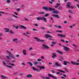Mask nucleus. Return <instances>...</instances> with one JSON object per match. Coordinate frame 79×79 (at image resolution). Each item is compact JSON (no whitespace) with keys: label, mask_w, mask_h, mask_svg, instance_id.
<instances>
[{"label":"nucleus","mask_w":79,"mask_h":79,"mask_svg":"<svg viewBox=\"0 0 79 79\" xmlns=\"http://www.w3.org/2000/svg\"><path fill=\"white\" fill-rule=\"evenodd\" d=\"M43 10H45L46 11H52L53 14H58L59 13L58 11V10H56L54 8H52L51 7L48 8V6H44L42 8Z\"/></svg>","instance_id":"1"},{"label":"nucleus","mask_w":79,"mask_h":79,"mask_svg":"<svg viewBox=\"0 0 79 79\" xmlns=\"http://www.w3.org/2000/svg\"><path fill=\"white\" fill-rule=\"evenodd\" d=\"M70 5H71V2H68L67 3L66 6H67V8H70Z\"/></svg>","instance_id":"2"},{"label":"nucleus","mask_w":79,"mask_h":79,"mask_svg":"<svg viewBox=\"0 0 79 79\" xmlns=\"http://www.w3.org/2000/svg\"><path fill=\"white\" fill-rule=\"evenodd\" d=\"M70 62L71 63H72V64H73V65H79V63L75 62H74V61H71Z\"/></svg>","instance_id":"3"},{"label":"nucleus","mask_w":79,"mask_h":79,"mask_svg":"<svg viewBox=\"0 0 79 79\" xmlns=\"http://www.w3.org/2000/svg\"><path fill=\"white\" fill-rule=\"evenodd\" d=\"M48 76L49 77H53V78H54L55 79H57V77H56L53 76L52 75V74H48Z\"/></svg>","instance_id":"4"},{"label":"nucleus","mask_w":79,"mask_h":79,"mask_svg":"<svg viewBox=\"0 0 79 79\" xmlns=\"http://www.w3.org/2000/svg\"><path fill=\"white\" fill-rule=\"evenodd\" d=\"M32 68L33 69V71H37L38 72H39V70L38 69L34 67H32Z\"/></svg>","instance_id":"5"},{"label":"nucleus","mask_w":79,"mask_h":79,"mask_svg":"<svg viewBox=\"0 0 79 79\" xmlns=\"http://www.w3.org/2000/svg\"><path fill=\"white\" fill-rule=\"evenodd\" d=\"M64 49L65 51H69V48H68L67 47L64 46Z\"/></svg>","instance_id":"6"},{"label":"nucleus","mask_w":79,"mask_h":79,"mask_svg":"<svg viewBox=\"0 0 79 79\" xmlns=\"http://www.w3.org/2000/svg\"><path fill=\"white\" fill-rule=\"evenodd\" d=\"M43 46L44 47V48L45 49H48L50 47L47 45H45V44H43Z\"/></svg>","instance_id":"7"},{"label":"nucleus","mask_w":79,"mask_h":79,"mask_svg":"<svg viewBox=\"0 0 79 79\" xmlns=\"http://www.w3.org/2000/svg\"><path fill=\"white\" fill-rule=\"evenodd\" d=\"M45 36H46V38H47V39L48 38H52V36L50 35L47 34V35H45Z\"/></svg>","instance_id":"8"},{"label":"nucleus","mask_w":79,"mask_h":79,"mask_svg":"<svg viewBox=\"0 0 79 79\" xmlns=\"http://www.w3.org/2000/svg\"><path fill=\"white\" fill-rule=\"evenodd\" d=\"M56 54L55 53H52V58H55V57H56Z\"/></svg>","instance_id":"9"},{"label":"nucleus","mask_w":79,"mask_h":79,"mask_svg":"<svg viewBox=\"0 0 79 79\" xmlns=\"http://www.w3.org/2000/svg\"><path fill=\"white\" fill-rule=\"evenodd\" d=\"M36 19H37V20H38V21H40V20H41V21H42V20H43V17H37L36 18Z\"/></svg>","instance_id":"10"},{"label":"nucleus","mask_w":79,"mask_h":79,"mask_svg":"<svg viewBox=\"0 0 79 79\" xmlns=\"http://www.w3.org/2000/svg\"><path fill=\"white\" fill-rule=\"evenodd\" d=\"M9 55L12 58H15V57L11 53H10V54H9Z\"/></svg>","instance_id":"11"},{"label":"nucleus","mask_w":79,"mask_h":79,"mask_svg":"<svg viewBox=\"0 0 79 79\" xmlns=\"http://www.w3.org/2000/svg\"><path fill=\"white\" fill-rule=\"evenodd\" d=\"M55 64L56 66H60V67H61V65H60V64L58 63V62H56Z\"/></svg>","instance_id":"12"},{"label":"nucleus","mask_w":79,"mask_h":79,"mask_svg":"<svg viewBox=\"0 0 79 79\" xmlns=\"http://www.w3.org/2000/svg\"><path fill=\"white\" fill-rule=\"evenodd\" d=\"M38 67L40 68V69H45V68L43 66H38Z\"/></svg>","instance_id":"13"},{"label":"nucleus","mask_w":79,"mask_h":79,"mask_svg":"<svg viewBox=\"0 0 79 79\" xmlns=\"http://www.w3.org/2000/svg\"><path fill=\"white\" fill-rule=\"evenodd\" d=\"M32 77V75L31 74H29L27 76V77H30V78H31V77Z\"/></svg>","instance_id":"14"},{"label":"nucleus","mask_w":79,"mask_h":79,"mask_svg":"<svg viewBox=\"0 0 79 79\" xmlns=\"http://www.w3.org/2000/svg\"><path fill=\"white\" fill-rule=\"evenodd\" d=\"M23 54L24 55H27V54L26 53V50L25 49H23Z\"/></svg>","instance_id":"15"},{"label":"nucleus","mask_w":79,"mask_h":79,"mask_svg":"<svg viewBox=\"0 0 79 79\" xmlns=\"http://www.w3.org/2000/svg\"><path fill=\"white\" fill-rule=\"evenodd\" d=\"M45 12H39L38 14V15H44V14Z\"/></svg>","instance_id":"16"},{"label":"nucleus","mask_w":79,"mask_h":79,"mask_svg":"<svg viewBox=\"0 0 79 79\" xmlns=\"http://www.w3.org/2000/svg\"><path fill=\"white\" fill-rule=\"evenodd\" d=\"M57 71H59L60 72H61V73H65V72L64 71H63V70H60L57 69Z\"/></svg>","instance_id":"17"},{"label":"nucleus","mask_w":79,"mask_h":79,"mask_svg":"<svg viewBox=\"0 0 79 79\" xmlns=\"http://www.w3.org/2000/svg\"><path fill=\"white\" fill-rule=\"evenodd\" d=\"M5 29V30H6V32H9V29L5 28V29Z\"/></svg>","instance_id":"18"},{"label":"nucleus","mask_w":79,"mask_h":79,"mask_svg":"<svg viewBox=\"0 0 79 79\" xmlns=\"http://www.w3.org/2000/svg\"><path fill=\"white\" fill-rule=\"evenodd\" d=\"M57 53H59V54H63V52L61 51H57Z\"/></svg>","instance_id":"19"},{"label":"nucleus","mask_w":79,"mask_h":79,"mask_svg":"<svg viewBox=\"0 0 79 79\" xmlns=\"http://www.w3.org/2000/svg\"><path fill=\"white\" fill-rule=\"evenodd\" d=\"M57 32H60V33H62L63 32V31L62 30H59L56 31Z\"/></svg>","instance_id":"20"},{"label":"nucleus","mask_w":79,"mask_h":79,"mask_svg":"<svg viewBox=\"0 0 79 79\" xmlns=\"http://www.w3.org/2000/svg\"><path fill=\"white\" fill-rule=\"evenodd\" d=\"M43 19L44 22H47V19L45 17L44 18H43Z\"/></svg>","instance_id":"21"},{"label":"nucleus","mask_w":79,"mask_h":79,"mask_svg":"<svg viewBox=\"0 0 79 79\" xmlns=\"http://www.w3.org/2000/svg\"><path fill=\"white\" fill-rule=\"evenodd\" d=\"M28 64H29L31 66H32V65H33V64H32V63H31V62H28Z\"/></svg>","instance_id":"22"},{"label":"nucleus","mask_w":79,"mask_h":79,"mask_svg":"<svg viewBox=\"0 0 79 79\" xmlns=\"http://www.w3.org/2000/svg\"><path fill=\"white\" fill-rule=\"evenodd\" d=\"M2 77L3 79H7V77H6L4 76L3 75H2Z\"/></svg>","instance_id":"23"},{"label":"nucleus","mask_w":79,"mask_h":79,"mask_svg":"<svg viewBox=\"0 0 79 79\" xmlns=\"http://www.w3.org/2000/svg\"><path fill=\"white\" fill-rule=\"evenodd\" d=\"M20 27H22V28H23V29H26V27L22 26V25H20Z\"/></svg>","instance_id":"24"},{"label":"nucleus","mask_w":79,"mask_h":79,"mask_svg":"<svg viewBox=\"0 0 79 79\" xmlns=\"http://www.w3.org/2000/svg\"><path fill=\"white\" fill-rule=\"evenodd\" d=\"M65 70V71H66V72H67L68 73H69V70H68V69L66 68H64Z\"/></svg>","instance_id":"25"},{"label":"nucleus","mask_w":79,"mask_h":79,"mask_svg":"<svg viewBox=\"0 0 79 79\" xmlns=\"http://www.w3.org/2000/svg\"><path fill=\"white\" fill-rule=\"evenodd\" d=\"M6 58H7V59H10L11 58L10 57L8 56H6Z\"/></svg>","instance_id":"26"},{"label":"nucleus","mask_w":79,"mask_h":79,"mask_svg":"<svg viewBox=\"0 0 79 79\" xmlns=\"http://www.w3.org/2000/svg\"><path fill=\"white\" fill-rule=\"evenodd\" d=\"M52 73H56V71L54 70H52Z\"/></svg>","instance_id":"27"},{"label":"nucleus","mask_w":79,"mask_h":79,"mask_svg":"<svg viewBox=\"0 0 79 79\" xmlns=\"http://www.w3.org/2000/svg\"><path fill=\"white\" fill-rule=\"evenodd\" d=\"M34 64L35 65H37L38 64V62H34Z\"/></svg>","instance_id":"28"},{"label":"nucleus","mask_w":79,"mask_h":79,"mask_svg":"<svg viewBox=\"0 0 79 79\" xmlns=\"http://www.w3.org/2000/svg\"><path fill=\"white\" fill-rule=\"evenodd\" d=\"M6 2H7L8 3H10V2H11V1L10 0H7Z\"/></svg>","instance_id":"29"},{"label":"nucleus","mask_w":79,"mask_h":79,"mask_svg":"<svg viewBox=\"0 0 79 79\" xmlns=\"http://www.w3.org/2000/svg\"><path fill=\"white\" fill-rule=\"evenodd\" d=\"M6 67H8V68H12V66H8L6 65Z\"/></svg>","instance_id":"30"},{"label":"nucleus","mask_w":79,"mask_h":79,"mask_svg":"<svg viewBox=\"0 0 79 79\" xmlns=\"http://www.w3.org/2000/svg\"><path fill=\"white\" fill-rule=\"evenodd\" d=\"M68 11L70 13H73V12L71 10H69Z\"/></svg>","instance_id":"31"},{"label":"nucleus","mask_w":79,"mask_h":79,"mask_svg":"<svg viewBox=\"0 0 79 79\" xmlns=\"http://www.w3.org/2000/svg\"><path fill=\"white\" fill-rule=\"evenodd\" d=\"M9 64H10L11 66H15V64H11V63H9Z\"/></svg>","instance_id":"32"},{"label":"nucleus","mask_w":79,"mask_h":79,"mask_svg":"<svg viewBox=\"0 0 79 79\" xmlns=\"http://www.w3.org/2000/svg\"><path fill=\"white\" fill-rule=\"evenodd\" d=\"M49 15V14H47L46 15H44L45 17H47V16H48Z\"/></svg>","instance_id":"33"},{"label":"nucleus","mask_w":79,"mask_h":79,"mask_svg":"<svg viewBox=\"0 0 79 79\" xmlns=\"http://www.w3.org/2000/svg\"><path fill=\"white\" fill-rule=\"evenodd\" d=\"M64 65H67V63H66V62H65V61L64 62Z\"/></svg>","instance_id":"34"},{"label":"nucleus","mask_w":79,"mask_h":79,"mask_svg":"<svg viewBox=\"0 0 79 79\" xmlns=\"http://www.w3.org/2000/svg\"><path fill=\"white\" fill-rule=\"evenodd\" d=\"M17 40H18V39H14L13 40V42H15V41H17Z\"/></svg>","instance_id":"35"},{"label":"nucleus","mask_w":79,"mask_h":79,"mask_svg":"<svg viewBox=\"0 0 79 79\" xmlns=\"http://www.w3.org/2000/svg\"><path fill=\"white\" fill-rule=\"evenodd\" d=\"M55 18H59V16L58 15H56Z\"/></svg>","instance_id":"36"},{"label":"nucleus","mask_w":79,"mask_h":79,"mask_svg":"<svg viewBox=\"0 0 79 79\" xmlns=\"http://www.w3.org/2000/svg\"><path fill=\"white\" fill-rule=\"evenodd\" d=\"M11 62H12V63H15L16 62V60H11Z\"/></svg>","instance_id":"37"},{"label":"nucleus","mask_w":79,"mask_h":79,"mask_svg":"<svg viewBox=\"0 0 79 79\" xmlns=\"http://www.w3.org/2000/svg\"><path fill=\"white\" fill-rule=\"evenodd\" d=\"M66 37V35H62V36L61 37Z\"/></svg>","instance_id":"38"},{"label":"nucleus","mask_w":79,"mask_h":79,"mask_svg":"<svg viewBox=\"0 0 79 79\" xmlns=\"http://www.w3.org/2000/svg\"><path fill=\"white\" fill-rule=\"evenodd\" d=\"M62 35H61V34H58V37H59V36H60V37H61Z\"/></svg>","instance_id":"39"},{"label":"nucleus","mask_w":79,"mask_h":79,"mask_svg":"<svg viewBox=\"0 0 79 79\" xmlns=\"http://www.w3.org/2000/svg\"><path fill=\"white\" fill-rule=\"evenodd\" d=\"M52 44H56V43L54 42H52Z\"/></svg>","instance_id":"40"},{"label":"nucleus","mask_w":79,"mask_h":79,"mask_svg":"<svg viewBox=\"0 0 79 79\" xmlns=\"http://www.w3.org/2000/svg\"><path fill=\"white\" fill-rule=\"evenodd\" d=\"M37 61H42V60L40 59H37Z\"/></svg>","instance_id":"41"},{"label":"nucleus","mask_w":79,"mask_h":79,"mask_svg":"<svg viewBox=\"0 0 79 79\" xmlns=\"http://www.w3.org/2000/svg\"><path fill=\"white\" fill-rule=\"evenodd\" d=\"M10 33H11V34H13V33H14V32H13L12 30H10Z\"/></svg>","instance_id":"42"},{"label":"nucleus","mask_w":79,"mask_h":79,"mask_svg":"<svg viewBox=\"0 0 79 79\" xmlns=\"http://www.w3.org/2000/svg\"><path fill=\"white\" fill-rule=\"evenodd\" d=\"M41 29H43V30H45V28H44V27H41Z\"/></svg>","instance_id":"43"},{"label":"nucleus","mask_w":79,"mask_h":79,"mask_svg":"<svg viewBox=\"0 0 79 79\" xmlns=\"http://www.w3.org/2000/svg\"><path fill=\"white\" fill-rule=\"evenodd\" d=\"M73 46H74V47H77V45H76L75 44H73Z\"/></svg>","instance_id":"44"},{"label":"nucleus","mask_w":79,"mask_h":79,"mask_svg":"<svg viewBox=\"0 0 79 79\" xmlns=\"http://www.w3.org/2000/svg\"><path fill=\"white\" fill-rule=\"evenodd\" d=\"M61 41H62V42H65V41H64V40L61 39Z\"/></svg>","instance_id":"45"},{"label":"nucleus","mask_w":79,"mask_h":79,"mask_svg":"<svg viewBox=\"0 0 79 79\" xmlns=\"http://www.w3.org/2000/svg\"><path fill=\"white\" fill-rule=\"evenodd\" d=\"M40 42H44V40H40Z\"/></svg>","instance_id":"46"},{"label":"nucleus","mask_w":79,"mask_h":79,"mask_svg":"<svg viewBox=\"0 0 79 79\" xmlns=\"http://www.w3.org/2000/svg\"><path fill=\"white\" fill-rule=\"evenodd\" d=\"M19 76H22V75H23V73H20L19 74Z\"/></svg>","instance_id":"47"},{"label":"nucleus","mask_w":79,"mask_h":79,"mask_svg":"<svg viewBox=\"0 0 79 79\" xmlns=\"http://www.w3.org/2000/svg\"><path fill=\"white\" fill-rule=\"evenodd\" d=\"M33 31H37V29H35L34 28H33Z\"/></svg>","instance_id":"48"},{"label":"nucleus","mask_w":79,"mask_h":79,"mask_svg":"<svg viewBox=\"0 0 79 79\" xmlns=\"http://www.w3.org/2000/svg\"><path fill=\"white\" fill-rule=\"evenodd\" d=\"M45 78V79H50V78L49 77H46Z\"/></svg>","instance_id":"49"},{"label":"nucleus","mask_w":79,"mask_h":79,"mask_svg":"<svg viewBox=\"0 0 79 79\" xmlns=\"http://www.w3.org/2000/svg\"><path fill=\"white\" fill-rule=\"evenodd\" d=\"M64 24H66V23H67V21H64Z\"/></svg>","instance_id":"50"},{"label":"nucleus","mask_w":79,"mask_h":79,"mask_svg":"<svg viewBox=\"0 0 79 79\" xmlns=\"http://www.w3.org/2000/svg\"><path fill=\"white\" fill-rule=\"evenodd\" d=\"M15 29H19L18 26H17L15 27Z\"/></svg>","instance_id":"51"},{"label":"nucleus","mask_w":79,"mask_h":79,"mask_svg":"<svg viewBox=\"0 0 79 79\" xmlns=\"http://www.w3.org/2000/svg\"><path fill=\"white\" fill-rule=\"evenodd\" d=\"M65 62H66L67 63H69V64H70V63H69V62L68 61H65Z\"/></svg>","instance_id":"52"},{"label":"nucleus","mask_w":79,"mask_h":79,"mask_svg":"<svg viewBox=\"0 0 79 79\" xmlns=\"http://www.w3.org/2000/svg\"><path fill=\"white\" fill-rule=\"evenodd\" d=\"M29 50H32V47H31L30 48H29Z\"/></svg>","instance_id":"53"},{"label":"nucleus","mask_w":79,"mask_h":79,"mask_svg":"<svg viewBox=\"0 0 79 79\" xmlns=\"http://www.w3.org/2000/svg\"><path fill=\"white\" fill-rule=\"evenodd\" d=\"M76 62L77 63H79V59L76 60Z\"/></svg>","instance_id":"54"},{"label":"nucleus","mask_w":79,"mask_h":79,"mask_svg":"<svg viewBox=\"0 0 79 79\" xmlns=\"http://www.w3.org/2000/svg\"><path fill=\"white\" fill-rule=\"evenodd\" d=\"M57 6H60V4L57 3Z\"/></svg>","instance_id":"55"},{"label":"nucleus","mask_w":79,"mask_h":79,"mask_svg":"<svg viewBox=\"0 0 79 79\" xmlns=\"http://www.w3.org/2000/svg\"><path fill=\"white\" fill-rule=\"evenodd\" d=\"M18 11H20V9H17Z\"/></svg>","instance_id":"56"},{"label":"nucleus","mask_w":79,"mask_h":79,"mask_svg":"<svg viewBox=\"0 0 79 79\" xmlns=\"http://www.w3.org/2000/svg\"><path fill=\"white\" fill-rule=\"evenodd\" d=\"M49 3H51V4H53V2H51L50 1H49Z\"/></svg>","instance_id":"57"},{"label":"nucleus","mask_w":79,"mask_h":79,"mask_svg":"<svg viewBox=\"0 0 79 79\" xmlns=\"http://www.w3.org/2000/svg\"><path fill=\"white\" fill-rule=\"evenodd\" d=\"M14 13L16 15H18V14L16 12H15Z\"/></svg>","instance_id":"58"},{"label":"nucleus","mask_w":79,"mask_h":79,"mask_svg":"<svg viewBox=\"0 0 79 79\" xmlns=\"http://www.w3.org/2000/svg\"><path fill=\"white\" fill-rule=\"evenodd\" d=\"M34 25H35V26H38V25H37V24H34Z\"/></svg>","instance_id":"59"},{"label":"nucleus","mask_w":79,"mask_h":79,"mask_svg":"<svg viewBox=\"0 0 79 79\" xmlns=\"http://www.w3.org/2000/svg\"><path fill=\"white\" fill-rule=\"evenodd\" d=\"M40 40L39 39H38L36 41V42H39V41H40Z\"/></svg>","instance_id":"60"},{"label":"nucleus","mask_w":79,"mask_h":79,"mask_svg":"<svg viewBox=\"0 0 79 79\" xmlns=\"http://www.w3.org/2000/svg\"><path fill=\"white\" fill-rule=\"evenodd\" d=\"M3 63L4 64V65H6V63H5V62H3Z\"/></svg>","instance_id":"61"},{"label":"nucleus","mask_w":79,"mask_h":79,"mask_svg":"<svg viewBox=\"0 0 79 79\" xmlns=\"http://www.w3.org/2000/svg\"><path fill=\"white\" fill-rule=\"evenodd\" d=\"M56 74H60V72H57Z\"/></svg>","instance_id":"62"},{"label":"nucleus","mask_w":79,"mask_h":79,"mask_svg":"<svg viewBox=\"0 0 79 79\" xmlns=\"http://www.w3.org/2000/svg\"><path fill=\"white\" fill-rule=\"evenodd\" d=\"M3 34L2 33H0V36H2V35H3Z\"/></svg>","instance_id":"63"},{"label":"nucleus","mask_w":79,"mask_h":79,"mask_svg":"<svg viewBox=\"0 0 79 79\" xmlns=\"http://www.w3.org/2000/svg\"><path fill=\"white\" fill-rule=\"evenodd\" d=\"M58 27H59V28H61V26H58Z\"/></svg>","instance_id":"64"}]
</instances>
